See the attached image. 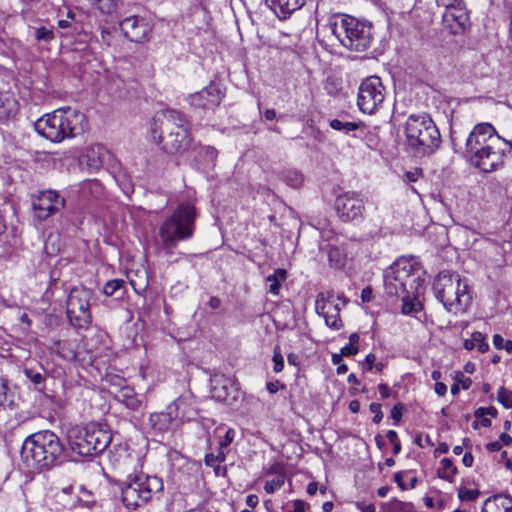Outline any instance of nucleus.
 Returning <instances> with one entry per match:
<instances>
[{
    "mask_svg": "<svg viewBox=\"0 0 512 512\" xmlns=\"http://www.w3.org/2000/svg\"><path fill=\"white\" fill-rule=\"evenodd\" d=\"M328 259L332 266L341 267L344 264V257L338 247L331 246L328 249Z\"/></svg>",
    "mask_w": 512,
    "mask_h": 512,
    "instance_id": "39",
    "label": "nucleus"
},
{
    "mask_svg": "<svg viewBox=\"0 0 512 512\" xmlns=\"http://www.w3.org/2000/svg\"><path fill=\"white\" fill-rule=\"evenodd\" d=\"M497 400L505 407L512 408V391L500 388L497 393Z\"/></svg>",
    "mask_w": 512,
    "mask_h": 512,
    "instance_id": "44",
    "label": "nucleus"
},
{
    "mask_svg": "<svg viewBox=\"0 0 512 512\" xmlns=\"http://www.w3.org/2000/svg\"><path fill=\"white\" fill-rule=\"evenodd\" d=\"M94 6L102 14L111 15L117 9V0H94Z\"/></svg>",
    "mask_w": 512,
    "mask_h": 512,
    "instance_id": "35",
    "label": "nucleus"
},
{
    "mask_svg": "<svg viewBox=\"0 0 512 512\" xmlns=\"http://www.w3.org/2000/svg\"><path fill=\"white\" fill-rule=\"evenodd\" d=\"M107 380L110 381L111 386L114 387L116 390L120 387H124L125 385H122L124 382V379L119 376H110L107 377Z\"/></svg>",
    "mask_w": 512,
    "mask_h": 512,
    "instance_id": "55",
    "label": "nucleus"
},
{
    "mask_svg": "<svg viewBox=\"0 0 512 512\" xmlns=\"http://www.w3.org/2000/svg\"><path fill=\"white\" fill-rule=\"evenodd\" d=\"M421 175L422 171L420 169H414L413 171H407L405 177L408 182H416Z\"/></svg>",
    "mask_w": 512,
    "mask_h": 512,
    "instance_id": "53",
    "label": "nucleus"
},
{
    "mask_svg": "<svg viewBox=\"0 0 512 512\" xmlns=\"http://www.w3.org/2000/svg\"><path fill=\"white\" fill-rule=\"evenodd\" d=\"M331 33L346 48L355 51L366 50L372 40L371 25L354 17L343 16L329 22Z\"/></svg>",
    "mask_w": 512,
    "mask_h": 512,
    "instance_id": "10",
    "label": "nucleus"
},
{
    "mask_svg": "<svg viewBox=\"0 0 512 512\" xmlns=\"http://www.w3.org/2000/svg\"><path fill=\"white\" fill-rule=\"evenodd\" d=\"M92 296V290L83 286L74 287L70 290L66 303L67 316L74 327L86 329L91 324L90 300Z\"/></svg>",
    "mask_w": 512,
    "mask_h": 512,
    "instance_id": "12",
    "label": "nucleus"
},
{
    "mask_svg": "<svg viewBox=\"0 0 512 512\" xmlns=\"http://www.w3.org/2000/svg\"><path fill=\"white\" fill-rule=\"evenodd\" d=\"M190 104L195 108L212 109L221 102V92L213 85L189 96Z\"/></svg>",
    "mask_w": 512,
    "mask_h": 512,
    "instance_id": "21",
    "label": "nucleus"
},
{
    "mask_svg": "<svg viewBox=\"0 0 512 512\" xmlns=\"http://www.w3.org/2000/svg\"><path fill=\"white\" fill-rule=\"evenodd\" d=\"M457 472V467L449 458H443L440 461V467L437 471L440 478L452 483Z\"/></svg>",
    "mask_w": 512,
    "mask_h": 512,
    "instance_id": "31",
    "label": "nucleus"
},
{
    "mask_svg": "<svg viewBox=\"0 0 512 512\" xmlns=\"http://www.w3.org/2000/svg\"><path fill=\"white\" fill-rule=\"evenodd\" d=\"M51 350L65 360H72L76 357L75 349L69 341H54Z\"/></svg>",
    "mask_w": 512,
    "mask_h": 512,
    "instance_id": "30",
    "label": "nucleus"
},
{
    "mask_svg": "<svg viewBox=\"0 0 512 512\" xmlns=\"http://www.w3.org/2000/svg\"><path fill=\"white\" fill-rule=\"evenodd\" d=\"M284 485V477L282 475L267 481L264 485V490L267 494H272Z\"/></svg>",
    "mask_w": 512,
    "mask_h": 512,
    "instance_id": "43",
    "label": "nucleus"
},
{
    "mask_svg": "<svg viewBox=\"0 0 512 512\" xmlns=\"http://www.w3.org/2000/svg\"><path fill=\"white\" fill-rule=\"evenodd\" d=\"M66 436L71 451L81 457L103 452L112 440L110 432L96 424L72 426Z\"/></svg>",
    "mask_w": 512,
    "mask_h": 512,
    "instance_id": "8",
    "label": "nucleus"
},
{
    "mask_svg": "<svg viewBox=\"0 0 512 512\" xmlns=\"http://www.w3.org/2000/svg\"><path fill=\"white\" fill-rule=\"evenodd\" d=\"M272 360L274 362V366H273L274 372H276V373L281 372L284 368V358L280 352L279 346L274 347Z\"/></svg>",
    "mask_w": 512,
    "mask_h": 512,
    "instance_id": "46",
    "label": "nucleus"
},
{
    "mask_svg": "<svg viewBox=\"0 0 512 512\" xmlns=\"http://www.w3.org/2000/svg\"><path fill=\"white\" fill-rule=\"evenodd\" d=\"M23 374L37 387V389H43L45 377L42 373L32 368H25L23 370Z\"/></svg>",
    "mask_w": 512,
    "mask_h": 512,
    "instance_id": "37",
    "label": "nucleus"
},
{
    "mask_svg": "<svg viewBox=\"0 0 512 512\" xmlns=\"http://www.w3.org/2000/svg\"><path fill=\"white\" fill-rule=\"evenodd\" d=\"M35 38L39 42H50L54 39V32L44 26L39 27L35 30Z\"/></svg>",
    "mask_w": 512,
    "mask_h": 512,
    "instance_id": "42",
    "label": "nucleus"
},
{
    "mask_svg": "<svg viewBox=\"0 0 512 512\" xmlns=\"http://www.w3.org/2000/svg\"><path fill=\"white\" fill-rule=\"evenodd\" d=\"M124 36L132 42L141 43L148 39L151 27L145 18L129 16L119 23Z\"/></svg>",
    "mask_w": 512,
    "mask_h": 512,
    "instance_id": "19",
    "label": "nucleus"
},
{
    "mask_svg": "<svg viewBox=\"0 0 512 512\" xmlns=\"http://www.w3.org/2000/svg\"><path fill=\"white\" fill-rule=\"evenodd\" d=\"M502 447V444L500 443V441H494V442H490L486 445V449L489 451V452H496V451H499Z\"/></svg>",
    "mask_w": 512,
    "mask_h": 512,
    "instance_id": "59",
    "label": "nucleus"
},
{
    "mask_svg": "<svg viewBox=\"0 0 512 512\" xmlns=\"http://www.w3.org/2000/svg\"><path fill=\"white\" fill-rule=\"evenodd\" d=\"M434 390L437 395L444 396L447 392V386L442 382H436Z\"/></svg>",
    "mask_w": 512,
    "mask_h": 512,
    "instance_id": "57",
    "label": "nucleus"
},
{
    "mask_svg": "<svg viewBox=\"0 0 512 512\" xmlns=\"http://www.w3.org/2000/svg\"><path fill=\"white\" fill-rule=\"evenodd\" d=\"M378 391L382 399H387L391 393L389 386L384 383L378 385Z\"/></svg>",
    "mask_w": 512,
    "mask_h": 512,
    "instance_id": "56",
    "label": "nucleus"
},
{
    "mask_svg": "<svg viewBox=\"0 0 512 512\" xmlns=\"http://www.w3.org/2000/svg\"><path fill=\"white\" fill-rule=\"evenodd\" d=\"M486 415H489L491 417H496V415H497L496 408H494V407H488V408L479 407L478 409L475 410V413H474L475 418H481Z\"/></svg>",
    "mask_w": 512,
    "mask_h": 512,
    "instance_id": "49",
    "label": "nucleus"
},
{
    "mask_svg": "<svg viewBox=\"0 0 512 512\" xmlns=\"http://www.w3.org/2000/svg\"><path fill=\"white\" fill-rule=\"evenodd\" d=\"M210 389L212 397L220 402H229L238 396V388L233 378L221 373L211 376Z\"/></svg>",
    "mask_w": 512,
    "mask_h": 512,
    "instance_id": "18",
    "label": "nucleus"
},
{
    "mask_svg": "<svg viewBox=\"0 0 512 512\" xmlns=\"http://www.w3.org/2000/svg\"><path fill=\"white\" fill-rule=\"evenodd\" d=\"M385 99V88L377 76H370L364 79L358 90L357 105L366 114L375 113L383 104Z\"/></svg>",
    "mask_w": 512,
    "mask_h": 512,
    "instance_id": "13",
    "label": "nucleus"
},
{
    "mask_svg": "<svg viewBox=\"0 0 512 512\" xmlns=\"http://www.w3.org/2000/svg\"><path fill=\"white\" fill-rule=\"evenodd\" d=\"M394 481L402 490L413 489L418 482L417 477L410 470L399 471L394 474Z\"/></svg>",
    "mask_w": 512,
    "mask_h": 512,
    "instance_id": "29",
    "label": "nucleus"
},
{
    "mask_svg": "<svg viewBox=\"0 0 512 512\" xmlns=\"http://www.w3.org/2000/svg\"><path fill=\"white\" fill-rule=\"evenodd\" d=\"M85 123L86 118L82 112L64 107L40 117L35 121L34 128L40 136L51 142L60 143L83 133Z\"/></svg>",
    "mask_w": 512,
    "mask_h": 512,
    "instance_id": "4",
    "label": "nucleus"
},
{
    "mask_svg": "<svg viewBox=\"0 0 512 512\" xmlns=\"http://www.w3.org/2000/svg\"><path fill=\"white\" fill-rule=\"evenodd\" d=\"M258 497L256 495L250 494L246 497L247 506L254 508L258 504Z\"/></svg>",
    "mask_w": 512,
    "mask_h": 512,
    "instance_id": "60",
    "label": "nucleus"
},
{
    "mask_svg": "<svg viewBox=\"0 0 512 512\" xmlns=\"http://www.w3.org/2000/svg\"><path fill=\"white\" fill-rule=\"evenodd\" d=\"M18 111V102L13 93L0 91V121L13 119Z\"/></svg>",
    "mask_w": 512,
    "mask_h": 512,
    "instance_id": "24",
    "label": "nucleus"
},
{
    "mask_svg": "<svg viewBox=\"0 0 512 512\" xmlns=\"http://www.w3.org/2000/svg\"><path fill=\"white\" fill-rule=\"evenodd\" d=\"M161 478L145 474L129 476L121 487V499L129 509H136L163 491Z\"/></svg>",
    "mask_w": 512,
    "mask_h": 512,
    "instance_id": "11",
    "label": "nucleus"
},
{
    "mask_svg": "<svg viewBox=\"0 0 512 512\" xmlns=\"http://www.w3.org/2000/svg\"><path fill=\"white\" fill-rule=\"evenodd\" d=\"M482 512H512V497L504 494L489 497L483 504Z\"/></svg>",
    "mask_w": 512,
    "mask_h": 512,
    "instance_id": "25",
    "label": "nucleus"
},
{
    "mask_svg": "<svg viewBox=\"0 0 512 512\" xmlns=\"http://www.w3.org/2000/svg\"><path fill=\"white\" fill-rule=\"evenodd\" d=\"M335 210L343 222L361 219L365 211L364 200L359 193L346 191L336 197Z\"/></svg>",
    "mask_w": 512,
    "mask_h": 512,
    "instance_id": "14",
    "label": "nucleus"
},
{
    "mask_svg": "<svg viewBox=\"0 0 512 512\" xmlns=\"http://www.w3.org/2000/svg\"><path fill=\"white\" fill-rule=\"evenodd\" d=\"M402 410H403L402 404L399 403V404L394 405V407L391 410L392 419H394L395 421L398 422L402 417Z\"/></svg>",
    "mask_w": 512,
    "mask_h": 512,
    "instance_id": "54",
    "label": "nucleus"
},
{
    "mask_svg": "<svg viewBox=\"0 0 512 512\" xmlns=\"http://www.w3.org/2000/svg\"><path fill=\"white\" fill-rule=\"evenodd\" d=\"M103 293L115 299H122L126 294V282L122 279L109 280L103 287Z\"/></svg>",
    "mask_w": 512,
    "mask_h": 512,
    "instance_id": "27",
    "label": "nucleus"
},
{
    "mask_svg": "<svg viewBox=\"0 0 512 512\" xmlns=\"http://www.w3.org/2000/svg\"><path fill=\"white\" fill-rule=\"evenodd\" d=\"M283 181L292 188H299L303 183V176L298 171L289 170L283 174Z\"/></svg>",
    "mask_w": 512,
    "mask_h": 512,
    "instance_id": "36",
    "label": "nucleus"
},
{
    "mask_svg": "<svg viewBox=\"0 0 512 512\" xmlns=\"http://www.w3.org/2000/svg\"><path fill=\"white\" fill-rule=\"evenodd\" d=\"M448 451H449V446L445 442L439 443V445L435 449V453H439V454H445Z\"/></svg>",
    "mask_w": 512,
    "mask_h": 512,
    "instance_id": "64",
    "label": "nucleus"
},
{
    "mask_svg": "<svg viewBox=\"0 0 512 512\" xmlns=\"http://www.w3.org/2000/svg\"><path fill=\"white\" fill-rule=\"evenodd\" d=\"M433 293L447 312L463 313L469 307L472 297L466 279L456 272L444 270L439 272L433 282Z\"/></svg>",
    "mask_w": 512,
    "mask_h": 512,
    "instance_id": "5",
    "label": "nucleus"
},
{
    "mask_svg": "<svg viewBox=\"0 0 512 512\" xmlns=\"http://www.w3.org/2000/svg\"><path fill=\"white\" fill-rule=\"evenodd\" d=\"M441 3L446 7V10L443 14L444 28L447 29L449 33L454 35L463 33L468 23L467 13L461 8L450 7V2L441 0Z\"/></svg>",
    "mask_w": 512,
    "mask_h": 512,
    "instance_id": "20",
    "label": "nucleus"
},
{
    "mask_svg": "<svg viewBox=\"0 0 512 512\" xmlns=\"http://www.w3.org/2000/svg\"><path fill=\"white\" fill-rule=\"evenodd\" d=\"M235 435V430L232 428H228L225 432L223 439L219 442V446H221V449H226L234 441Z\"/></svg>",
    "mask_w": 512,
    "mask_h": 512,
    "instance_id": "47",
    "label": "nucleus"
},
{
    "mask_svg": "<svg viewBox=\"0 0 512 512\" xmlns=\"http://www.w3.org/2000/svg\"><path fill=\"white\" fill-rule=\"evenodd\" d=\"M65 206V199L56 191H41L33 197L32 207L39 220H46Z\"/></svg>",
    "mask_w": 512,
    "mask_h": 512,
    "instance_id": "16",
    "label": "nucleus"
},
{
    "mask_svg": "<svg viewBox=\"0 0 512 512\" xmlns=\"http://www.w3.org/2000/svg\"><path fill=\"white\" fill-rule=\"evenodd\" d=\"M479 490L477 489H468L466 487H460L458 489V498L461 501H474L479 497Z\"/></svg>",
    "mask_w": 512,
    "mask_h": 512,
    "instance_id": "41",
    "label": "nucleus"
},
{
    "mask_svg": "<svg viewBox=\"0 0 512 512\" xmlns=\"http://www.w3.org/2000/svg\"><path fill=\"white\" fill-rule=\"evenodd\" d=\"M371 294L372 290L369 287H366L361 291V299L364 302H369L371 300Z\"/></svg>",
    "mask_w": 512,
    "mask_h": 512,
    "instance_id": "63",
    "label": "nucleus"
},
{
    "mask_svg": "<svg viewBox=\"0 0 512 512\" xmlns=\"http://www.w3.org/2000/svg\"><path fill=\"white\" fill-rule=\"evenodd\" d=\"M376 356L373 353H369L363 362V369L370 371L374 368Z\"/></svg>",
    "mask_w": 512,
    "mask_h": 512,
    "instance_id": "50",
    "label": "nucleus"
},
{
    "mask_svg": "<svg viewBox=\"0 0 512 512\" xmlns=\"http://www.w3.org/2000/svg\"><path fill=\"white\" fill-rule=\"evenodd\" d=\"M162 126L167 135L158 133L156 125L152 128L154 141L162 144V149L168 154H181L189 150L192 139L189 134L188 121L184 114L176 110H166L163 113Z\"/></svg>",
    "mask_w": 512,
    "mask_h": 512,
    "instance_id": "6",
    "label": "nucleus"
},
{
    "mask_svg": "<svg viewBox=\"0 0 512 512\" xmlns=\"http://www.w3.org/2000/svg\"><path fill=\"white\" fill-rule=\"evenodd\" d=\"M369 410H370L371 413L374 414L373 422L375 424L380 423L382 418H383V413L381 411V404L373 402V403L370 404Z\"/></svg>",
    "mask_w": 512,
    "mask_h": 512,
    "instance_id": "48",
    "label": "nucleus"
},
{
    "mask_svg": "<svg viewBox=\"0 0 512 512\" xmlns=\"http://www.w3.org/2000/svg\"><path fill=\"white\" fill-rule=\"evenodd\" d=\"M221 305V300L218 297H211L208 301V306L215 310L218 309Z\"/></svg>",
    "mask_w": 512,
    "mask_h": 512,
    "instance_id": "62",
    "label": "nucleus"
},
{
    "mask_svg": "<svg viewBox=\"0 0 512 512\" xmlns=\"http://www.w3.org/2000/svg\"><path fill=\"white\" fill-rule=\"evenodd\" d=\"M286 277L287 271L281 268L276 269L273 274L268 275L266 278V282L268 283V292L272 295H278Z\"/></svg>",
    "mask_w": 512,
    "mask_h": 512,
    "instance_id": "28",
    "label": "nucleus"
},
{
    "mask_svg": "<svg viewBox=\"0 0 512 512\" xmlns=\"http://www.w3.org/2000/svg\"><path fill=\"white\" fill-rule=\"evenodd\" d=\"M463 347L469 351L477 348L480 353H485L489 350L486 335L479 331L473 332L470 339H465Z\"/></svg>",
    "mask_w": 512,
    "mask_h": 512,
    "instance_id": "26",
    "label": "nucleus"
},
{
    "mask_svg": "<svg viewBox=\"0 0 512 512\" xmlns=\"http://www.w3.org/2000/svg\"><path fill=\"white\" fill-rule=\"evenodd\" d=\"M195 218L196 213L191 204H180L160 225L159 236L163 248L172 250L179 241L191 239L195 229Z\"/></svg>",
    "mask_w": 512,
    "mask_h": 512,
    "instance_id": "7",
    "label": "nucleus"
},
{
    "mask_svg": "<svg viewBox=\"0 0 512 512\" xmlns=\"http://www.w3.org/2000/svg\"><path fill=\"white\" fill-rule=\"evenodd\" d=\"M408 144L419 153H433L441 144V135L431 117L427 114H412L405 124Z\"/></svg>",
    "mask_w": 512,
    "mask_h": 512,
    "instance_id": "9",
    "label": "nucleus"
},
{
    "mask_svg": "<svg viewBox=\"0 0 512 512\" xmlns=\"http://www.w3.org/2000/svg\"><path fill=\"white\" fill-rule=\"evenodd\" d=\"M104 152V149L100 146L88 149L85 154L88 167L91 169H98L102 165Z\"/></svg>",
    "mask_w": 512,
    "mask_h": 512,
    "instance_id": "32",
    "label": "nucleus"
},
{
    "mask_svg": "<svg viewBox=\"0 0 512 512\" xmlns=\"http://www.w3.org/2000/svg\"><path fill=\"white\" fill-rule=\"evenodd\" d=\"M424 274L415 257H400L384 271L385 292L392 297H408L407 293L421 295Z\"/></svg>",
    "mask_w": 512,
    "mask_h": 512,
    "instance_id": "3",
    "label": "nucleus"
},
{
    "mask_svg": "<svg viewBox=\"0 0 512 512\" xmlns=\"http://www.w3.org/2000/svg\"><path fill=\"white\" fill-rule=\"evenodd\" d=\"M408 297H400L402 299V313L403 314H411L417 311L416 304L414 302L420 295L408 294Z\"/></svg>",
    "mask_w": 512,
    "mask_h": 512,
    "instance_id": "40",
    "label": "nucleus"
},
{
    "mask_svg": "<svg viewBox=\"0 0 512 512\" xmlns=\"http://www.w3.org/2000/svg\"><path fill=\"white\" fill-rule=\"evenodd\" d=\"M330 127L336 131H341L348 134L349 132L356 130L358 125L354 122L333 119L330 121Z\"/></svg>",
    "mask_w": 512,
    "mask_h": 512,
    "instance_id": "38",
    "label": "nucleus"
},
{
    "mask_svg": "<svg viewBox=\"0 0 512 512\" xmlns=\"http://www.w3.org/2000/svg\"><path fill=\"white\" fill-rule=\"evenodd\" d=\"M355 506L360 512H375L376 511L375 506L373 504H370V503L368 504V503H365L362 501L356 502Z\"/></svg>",
    "mask_w": 512,
    "mask_h": 512,
    "instance_id": "52",
    "label": "nucleus"
},
{
    "mask_svg": "<svg viewBox=\"0 0 512 512\" xmlns=\"http://www.w3.org/2000/svg\"><path fill=\"white\" fill-rule=\"evenodd\" d=\"M115 399L130 410L139 411L145 406V396L130 386L120 387L113 392Z\"/></svg>",
    "mask_w": 512,
    "mask_h": 512,
    "instance_id": "22",
    "label": "nucleus"
},
{
    "mask_svg": "<svg viewBox=\"0 0 512 512\" xmlns=\"http://www.w3.org/2000/svg\"><path fill=\"white\" fill-rule=\"evenodd\" d=\"M218 156V151L212 146H199L197 148V157L205 165H213Z\"/></svg>",
    "mask_w": 512,
    "mask_h": 512,
    "instance_id": "33",
    "label": "nucleus"
},
{
    "mask_svg": "<svg viewBox=\"0 0 512 512\" xmlns=\"http://www.w3.org/2000/svg\"><path fill=\"white\" fill-rule=\"evenodd\" d=\"M12 394L8 386V380L0 377V408H5L12 403Z\"/></svg>",
    "mask_w": 512,
    "mask_h": 512,
    "instance_id": "34",
    "label": "nucleus"
},
{
    "mask_svg": "<svg viewBox=\"0 0 512 512\" xmlns=\"http://www.w3.org/2000/svg\"><path fill=\"white\" fill-rule=\"evenodd\" d=\"M265 2L280 20H286L305 4V0H265Z\"/></svg>",
    "mask_w": 512,
    "mask_h": 512,
    "instance_id": "23",
    "label": "nucleus"
},
{
    "mask_svg": "<svg viewBox=\"0 0 512 512\" xmlns=\"http://www.w3.org/2000/svg\"><path fill=\"white\" fill-rule=\"evenodd\" d=\"M512 144L500 137L489 123H479L469 133L464 150V157L483 173H492L504 166Z\"/></svg>",
    "mask_w": 512,
    "mask_h": 512,
    "instance_id": "1",
    "label": "nucleus"
},
{
    "mask_svg": "<svg viewBox=\"0 0 512 512\" xmlns=\"http://www.w3.org/2000/svg\"><path fill=\"white\" fill-rule=\"evenodd\" d=\"M359 348L353 344L348 343L344 347L341 348L342 355L344 356H354L358 353Z\"/></svg>",
    "mask_w": 512,
    "mask_h": 512,
    "instance_id": "51",
    "label": "nucleus"
},
{
    "mask_svg": "<svg viewBox=\"0 0 512 512\" xmlns=\"http://www.w3.org/2000/svg\"><path fill=\"white\" fill-rule=\"evenodd\" d=\"M498 441H500L502 445L509 446L512 443V437L507 433H502Z\"/></svg>",
    "mask_w": 512,
    "mask_h": 512,
    "instance_id": "61",
    "label": "nucleus"
},
{
    "mask_svg": "<svg viewBox=\"0 0 512 512\" xmlns=\"http://www.w3.org/2000/svg\"><path fill=\"white\" fill-rule=\"evenodd\" d=\"M493 345L496 349H504L508 353L512 352V340H504L499 334L493 336Z\"/></svg>",
    "mask_w": 512,
    "mask_h": 512,
    "instance_id": "45",
    "label": "nucleus"
},
{
    "mask_svg": "<svg viewBox=\"0 0 512 512\" xmlns=\"http://www.w3.org/2000/svg\"><path fill=\"white\" fill-rule=\"evenodd\" d=\"M473 462H474V457H473V455H472L470 452H466V453L463 455L462 463H463L466 467H471V466L473 465Z\"/></svg>",
    "mask_w": 512,
    "mask_h": 512,
    "instance_id": "58",
    "label": "nucleus"
},
{
    "mask_svg": "<svg viewBox=\"0 0 512 512\" xmlns=\"http://www.w3.org/2000/svg\"><path fill=\"white\" fill-rule=\"evenodd\" d=\"M339 300L340 298L332 292H321L316 296L315 300L317 314L322 316L325 324L333 330H339L342 327Z\"/></svg>",
    "mask_w": 512,
    "mask_h": 512,
    "instance_id": "15",
    "label": "nucleus"
},
{
    "mask_svg": "<svg viewBox=\"0 0 512 512\" xmlns=\"http://www.w3.org/2000/svg\"><path fill=\"white\" fill-rule=\"evenodd\" d=\"M21 460L29 469L48 470L64 459V446L52 431L44 430L28 436L21 447Z\"/></svg>",
    "mask_w": 512,
    "mask_h": 512,
    "instance_id": "2",
    "label": "nucleus"
},
{
    "mask_svg": "<svg viewBox=\"0 0 512 512\" xmlns=\"http://www.w3.org/2000/svg\"><path fill=\"white\" fill-rule=\"evenodd\" d=\"M183 404L184 400L177 399L167 406L166 411L150 415L149 422L155 436L163 437L172 430L176 419L179 417L178 410Z\"/></svg>",
    "mask_w": 512,
    "mask_h": 512,
    "instance_id": "17",
    "label": "nucleus"
}]
</instances>
